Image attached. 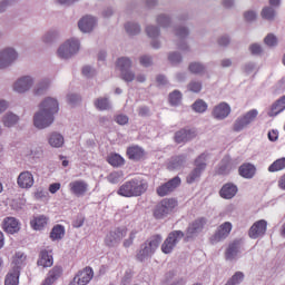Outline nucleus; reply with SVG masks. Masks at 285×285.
<instances>
[{
    "mask_svg": "<svg viewBox=\"0 0 285 285\" xmlns=\"http://www.w3.org/2000/svg\"><path fill=\"white\" fill-rule=\"evenodd\" d=\"M146 151L139 146H132L127 149V157H129L131 161H140V159H144Z\"/></svg>",
    "mask_w": 285,
    "mask_h": 285,
    "instance_id": "nucleus-29",
    "label": "nucleus"
},
{
    "mask_svg": "<svg viewBox=\"0 0 285 285\" xmlns=\"http://www.w3.org/2000/svg\"><path fill=\"white\" fill-rule=\"evenodd\" d=\"M2 124L4 128H12L19 124V116L12 111H8L2 116Z\"/></svg>",
    "mask_w": 285,
    "mask_h": 285,
    "instance_id": "nucleus-36",
    "label": "nucleus"
},
{
    "mask_svg": "<svg viewBox=\"0 0 285 285\" xmlns=\"http://www.w3.org/2000/svg\"><path fill=\"white\" fill-rule=\"evenodd\" d=\"M80 43L77 39H69L58 48L60 59H72L79 52Z\"/></svg>",
    "mask_w": 285,
    "mask_h": 285,
    "instance_id": "nucleus-5",
    "label": "nucleus"
},
{
    "mask_svg": "<svg viewBox=\"0 0 285 285\" xmlns=\"http://www.w3.org/2000/svg\"><path fill=\"white\" fill-rule=\"evenodd\" d=\"M57 37H59V32L57 30H50L42 36V41L43 43H52L57 41Z\"/></svg>",
    "mask_w": 285,
    "mask_h": 285,
    "instance_id": "nucleus-52",
    "label": "nucleus"
},
{
    "mask_svg": "<svg viewBox=\"0 0 285 285\" xmlns=\"http://www.w3.org/2000/svg\"><path fill=\"white\" fill-rule=\"evenodd\" d=\"M128 230L126 228H117L115 230L109 232L105 238L106 246L109 248H115L124 239L127 235Z\"/></svg>",
    "mask_w": 285,
    "mask_h": 285,
    "instance_id": "nucleus-17",
    "label": "nucleus"
},
{
    "mask_svg": "<svg viewBox=\"0 0 285 285\" xmlns=\"http://www.w3.org/2000/svg\"><path fill=\"white\" fill-rule=\"evenodd\" d=\"M186 159L187 156L185 154L171 157L168 164V169L181 170V167L186 164Z\"/></svg>",
    "mask_w": 285,
    "mask_h": 285,
    "instance_id": "nucleus-28",
    "label": "nucleus"
},
{
    "mask_svg": "<svg viewBox=\"0 0 285 285\" xmlns=\"http://www.w3.org/2000/svg\"><path fill=\"white\" fill-rule=\"evenodd\" d=\"M61 273H63V269L61 266H55L51 271L48 273V277L43 281L42 285H52L61 277Z\"/></svg>",
    "mask_w": 285,
    "mask_h": 285,
    "instance_id": "nucleus-31",
    "label": "nucleus"
},
{
    "mask_svg": "<svg viewBox=\"0 0 285 285\" xmlns=\"http://www.w3.org/2000/svg\"><path fill=\"white\" fill-rule=\"evenodd\" d=\"M244 250V243L242 239H235L228 244L225 250L226 262H237L242 257Z\"/></svg>",
    "mask_w": 285,
    "mask_h": 285,
    "instance_id": "nucleus-8",
    "label": "nucleus"
},
{
    "mask_svg": "<svg viewBox=\"0 0 285 285\" xmlns=\"http://www.w3.org/2000/svg\"><path fill=\"white\" fill-rule=\"evenodd\" d=\"M135 237H137V230H131L129 234V237L124 240V247L125 248H130L135 242Z\"/></svg>",
    "mask_w": 285,
    "mask_h": 285,
    "instance_id": "nucleus-62",
    "label": "nucleus"
},
{
    "mask_svg": "<svg viewBox=\"0 0 285 285\" xmlns=\"http://www.w3.org/2000/svg\"><path fill=\"white\" fill-rule=\"evenodd\" d=\"M63 235H66V228L62 225H56L51 229L50 238L52 242H57L58 239H63Z\"/></svg>",
    "mask_w": 285,
    "mask_h": 285,
    "instance_id": "nucleus-42",
    "label": "nucleus"
},
{
    "mask_svg": "<svg viewBox=\"0 0 285 285\" xmlns=\"http://www.w3.org/2000/svg\"><path fill=\"white\" fill-rule=\"evenodd\" d=\"M67 101H68V104H70V106H77V104H79V101H81V97L77 94H69L67 96Z\"/></svg>",
    "mask_w": 285,
    "mask_h": 285,
    "instance_id": "nucleus-63",
    "label": "nucleus"
},
{
    "mask_svg": "<svg viewBox=\"0 0 285 285\" xmlns=\"http://www.w3.org/2000/svg\"><path fill=\"white\" fill-rule=\"evenodd\" d=\"M140 65L144 66V68H149V66L153 63V57L150 56H142L139 59Z\"/></svg>",
    "mask_w": 285,
    "mask_h": 285,
    "instance_id": "nucleus-64",
    "label": "nucleus"
},
{
    "mask_svg": "<svg viewBox=\"0 0 285 285\" xmlns=\"http://www.w3.org/2000/svg\"><path fill=\"white\" fill-rule=\"evenodd\" d=\"M193 111L194 112H206L208 110V104L202 99H197L193 105H191Z\"/></svg>",
    "mask_w": 285,
    "mask_h": 285,
    "instance_id": "nucleus-50",
    "label": "nucleus"
},
{
    "mask_svg": "<svg viewBox=\"0 0 285 285\" xmlns=\"http://www.w3.org/2000/svg\"><path fill=\"white\" fill-rule=\"evenodd\" d=\"M188 70L191 75H204L206 72V66L202 62H190Z\"/></svg>",
    "mask_w": 285,
    "mask_h": 285,
    "instance_id": "nucleus-46",
    "label": "nucleus"
},
{
    "mask_svg": "<svg viewBox=\"0 0 285 285\" xmlns=\"http://www.w3.org/2000/svg\"><path fill=\"white\" fill-rule=\"evenodd\" d=\"M82 75L83 77H87V79H92V77L97 75V70L92 66L86 65L82 67Z\"/></svg>",
    "mask_w": 285,
    "mask_h": 285,
    "instance_id": "nucleus-58",
    "label": "nucleus"
},
{
    "mask_svg": "<svg viewBox=\"0 0 285 285\" xmlns=\"http://www.w3.org/2000/svg\"><path fill=\"white\" fill-rule=\"evenodd\" d=\"M40 110L55 117L59 112V101L56 98L47 97L41 101Z\"/></svg>",
    "mask_w": 285,
    "mask_h": 285,
    "instance_id": "nucleus-20",
    "label": "nucleus"
},
{
    "mask_svg": "<svg viewBox=\"0 0 285 285\" xmlns=\"http://www.w3.org/2000/svg\"><path fill=\"white\" fill-rule=\"evenodd\" d=\"M203 173L204 170L195 167L186 177L187 184H195V181H199Z\"/></svg>",
    "mask_w": 285,
    "mask_h": 285,
    "instance_id": "nucleus-47",
    "label": "nucleus"
},
{
    "mask_svg": "<svg viewBox=\"0 0 285 285\" xmlns=\"http://www.w3.org/2000/svg\"><path fill=\"white\" fill-rule=\"evenodd\" d=\"M230 230H233V224H230V222L223 223L210 237V244H219V242H224V239L230 235Z\"/></svg>",
    "mask_w": 285,
    "mask_h": 285,
    "instance_id": "nucleus-16",
    "label": "nucleus"
},
{
    "mask_svg": "<svg viewBox=\"0 0 285 285\" xmlns=\"http://www.w3.org/2000/svg\"><path fill=\"white\" fill-rule=\"evenodd\" d=\"M19 269H11L6 276L4 285H19Z\"/></svg>",
    "mask_w": 285,
    "mask_h": 285,
    "instance_id": "nucleus-40",
    "label": "nucleus"
},
{
    "mask_svg": "<svg viewBox=\"0 0 285 285\" xmlns=\"http://www.w3.org/2000/svg\"><path fill=\"white\" fill-rule=\"evenodd\" d=\"M37 264L38 266H42V268H50V266L55 264V259L52 258V255L48 253V250L43 249L40 252Z\"/></svg>",
    "mask_w": 285,
    "mask_h": 285,
    "instance_id": "nucleus-33",
    "label": "nucleus"
},
{
    "mask_svg": "<svg viewBox=\"0 0 285 285\" xmlns=\"http://www.w3.org/2000/svg\"><path fill=\"white\" fill-rule=\"evenodd\" d=\"M277 12L275 11L274 7H264L261 16L263 19H266V21H275Z\"/></svg>",
    "mask_w": 285,
    "mask_h": 285,
    "instance_id": "nucleus-48",
    "label": "nucleus"
},
{
    "mask_svg": "<svg viewBox=\"0 0 285 285\" xmlns=\"http://www.w3.org/2000/svg\"><path fill=\"white\" fill-rule=\"evenodd\" d=\"M228 115H230V105L227 102H220L219 105L215 106L212 111V116L218 121L226 119Z\"/></svg>",
    "mask_w": 285,
    "mask_h": 285,
    "instance_id": "nucleus-23",
    "label": "nucleus"
},
{
    "mask_svg": "<svg viewBox=\"0 0 285 285\" xmlns=\"http://www.w3.org/2000/svg\"><path fill=\"white\" fill-rule=\"evenodd\" d=\"M35 77L32 76H22L18 78L13 83V90L14 92H18L19 95H26V92H29V90H32V86H35Z\"/></svg>",
    "mask_w": 285,
    "mask_h": 285,
    "instance_id": "nucleus-13",
    "label": "nucleus"
},
{
    "mask_svg": "<svg viewBox=\"0 0 285 285\" xmlns=\"http://www.w3.org/2000/svg\"><path fill=\"white\" fill-rule=\"evenodd\" d=\"M267 226H268V223L264 219H261L254 223L248 232L250 239H257L259 237H264V235H266Z\"/></svg>",
    "mask_w": 285,
    "mask_h": 285,
    "instance_id": "nucleus-21",
    "label": "nucleus"
},
{
    "mask_svg": "<svg viewBox=\"0 0 285 285\" xmlns=\"http://www.w3.org/2000/svg\"><path fill=\"white\" fill-rule=\"evenodd\" d=\"M97 26V18L92 16H85L78 21V28L81 32H92Z\"/></svg>",
    "mask_w": 285,
    "mask_h": 285,
    "instance_id": "nucleus-24",
    "label": "nucleus"
},
{
    "mask_svg": "<svg viewBox=\"0 0 285 285\" xmlns=\"http://www.w3.org/2000/svg\"><path fill=\"white\" fill-rule=\"evenodd\" d=\"M207 219L205 217L197 218L193 223H190L186 229V233H184V239L185 242H190V239H195L202 230H204V226L207 224Z\"/></svg>",
    "mask_w": 285,
    "mask_h": 285,
    "instance_id": "nucleus-10",
    "label": "nucleus"
},
{
    "mask_svg": "<svg viewBox=\"0 0 285 285\" xmlns=\"http://www.w3.org/2000/svg\"><path fill=\"white\" fill-rule=\"evenodd\" d=\"M230 170H233V167L230 166V158H223L220 165L218 166L217 175H230Z\"/></svg>",
    "mask_w": 285,
    "mask_h": 285,
    "instance_id": "nucleus-39",
    "label": "nucleus"
},
{
    "mask_svg": "<svg viewBox=\"0 0 285 285\" xmlns=\"http://www.w3.org/2000/svg\"><path fill=\"white\" fill-rule=\"evenodd\" d=\"M174 35L179 39V41L176 43L178 50H183V52H188L190 50V47L188 46V42H186V39H188L190 35V29L188 27L180 24L174 28Z\"/></svg>",
    "mask_w": 285,
    "mask_h": 285,
    "instance_id": "nucleus-11",
    "label": "nucleus"
},
{
    "mask_svg": "<svg viewBox=\"0 0 285 285\" xmlns=\"http://www.w3.org/2000/svg\"><path fill=\"white\" fill-rule=\"evenodd\" d=\"M256 170L257 169L250 163L243 164L238 168V173H239L240 177H244V179H253L255 177Z\"/></svg>",
    "mask_w": 285,
    "mask_h": 285,
    "instance_id": "nucleus-30",
    "label": "nucleus"
},
{
    "mask_svg": "<svg viewBox=\"0 0 285 285\" xmlns=\"http://www.w3.org/2000/svg\"><path fill=\"white\" fill-rule=\"evenodd\" d=\"M264 43L269 48H273L277 46V37H275L273 33H268L264 39Z\"/></svg>",
    "mask_w": 285,
    "mask_h": 285,
    "instance_id": "nucleus-59",
    "label": "nucleus"
},
{
    "mask_svg": "<svg viewBox=\"0 0 285 285\" xmlns=\"http://www.w3.org/2000/svg\"><path fill=\"white\" fill-rule=\"evenodd\" d=\"M184 239V232L181 230H173L168 234L167 238L164 240L161 245V252L165 255H170L175 247Z\"/></svg>",
    "mask_w": 285,
    "mask_h": 285,
    "instance_id": "nucleus-6",
    "label": "nucleus"
},
{
    "mask_svg": "<svg viewBox=\"0 0 285 285\" xmlns=\"http://www.w3.org/2000/svg\"><path fill=\"white\" fill-rule=\"evenodd\" d=\"M197 137V130L190 128H183L175 132L174 139L176 144H187V141H193Z\"/></svg>",
    "mask_w": 285,
    "mask_h": 285,
    "instance_id": "nucleus-19",
    "label": "nucleus"
},
{
    "mask_svg": "<svg viewBox=\"0 0 285 285\" xmlns=\"http://www.w3.org/2000/svg\"><path fill=\"white\" fill-rule=\"evenodd\" d=\"M202 88H203V83L199 80H191L188 85H187V90H189L190 92H202Z\"/></svg>",
    "mask_w": 285,
    "mask_h": 285,
    "instance_id": "nucleus-57",
    "label": "nucleus"
},
{
    "mask_svg": "<svg viewBox=\"0 0 285 285\" xmlns=\"http://www.w3.org/2000/svg\"><path fill=\"white\" fill-rule=\"evenodd\" d=\"M116 66L120 70L122 81H126L127 83L135 81V73L132 70H130V68H132V60H130V58H118Z\"/></svg>",
    "mask_w": 285,
    "mask_h": 285,
    "instance_id": "nucleus-4",
    "label": "nucleus"
},
{
    "mask_svg": "<svg viewBox=\"0 0 285 285\" xmlns=\"http://www.w3.org/2000/svg\"><path fill=\"white\" fill-rule=\"evenodd\" d=\"M2 228L8 235H14L21 230V223L16 217H6L2 222Z\"/></svg>",
    "mask_w": 285,
    "mask_h": 285,
    "instance_id": "nucleus-22",
    "label": "nucleus"
},
{
    "mask_svg": "<svg viewBox=\"0 0 285 285\" xmlns=\"http://www.w3.org/2000/svg\"><path fill=\"white\" fill-rule=\"evenodd\" d=\"M161 235L156 234L150 236L141 246L136 255V259L138 262H146V259H149V257H153L155 255V252L157 248H159V244H161Z\"/></svg>",
    "mask_w": 285,
    "mask_h": 285,
    "instance_id": "nucleus-2",
    "label": "nucleus"
},
{
    "mask_svg": "<svg viewBox=\"0 0 285 285\" xmlns=\"http://www.w3.org/2000/svg\"><path fill=\"white\" fill-rule=\"evenodd\" d=\"M285 111V95L281 97L278 100H276L268 111V117H277L279 112Z\"/></svg>",
    "mask_w": 285,
    "mask_h": 285,
    "instance_id": "nucleus-32",
    "label": "nucleus"
},
{
    "mask_svg": "<svg viewBox=\"0 0 285 285\" xmlns=\"http://www.w3.org/2000/svg\"><path fill=\"white\" fill-rule=\"evenodd\" d=\"M95 277V272L92 267H85L82 271L78 272L69 285H88Z\"/></svg>",
    "mask_w": 285,
    "mask_h": 285,
    "instance_id": "nucleus-15",
    "label": "nucleus"
},
{
    "mask_svg": "<svg viewBox=\"0 0 285 285\" xmlns=\"http://www.w3.org/2000/svg\"><path fill=\"white\" fill-rule=\"evenodd\" d=\"M237 193H239V188L233 183H227L223 185L219 190V195L223 199H233V197H235Z\"/></svg>",
    "mask_w": 285,
    "mask_h": 285,
    "instance_id": "nucleus-26",
    "label": "nucleus"
},
{
    "mask_svg": "<svg viewBox=\"0 0 285 285\" xmlns=\"http://www.w3.org/2000/svg\"><path fill=\"white\" fill-rule=\"evenodd\" d=\"M179 186H181V178L176 176L169 181L160 185L157 188V195H159V197H166V195H170V193L175 191L177 188H179Z\"/></svg>",
    "mask_w": 285,
    "mask_h": 285,
    "instance_id": "nucleus-18",
    "label": "nucleus"
},
{
    "mask_svg": "<svg viewBox=\"0 0 285 285\" xmlns=\"http://www.w3.org/2000/svg\"><path fill=\"white\" fill-rule=\"evenodd\" d=\"M148 190V183L144 179L134 178L122 184L118 189L121 197H141Z\"/></svg>",
    "mask_w": 285,
    "mask_h": 285,
    "instance_id": "nucleus-1",
    "label": "nucleus"
},
{
    "mask_svg": "<svg viewBox=\"0 0 285 285\" xmlns=\"http://www.w3.org/2000/svg\"><path fill=\"white\" fill-rule=\"evenodd\" d=\"M18 186L20 188H32L35 186V176L30 171H22L18 176Z\"/></svg>",
    "mask_w": 285,
    "mask_h": 285,
    "instance_id": "nucleus-27",
    "label": "nucleus"
},
{
    "mask_svg": "<svg viewBox=\"0 0 285 285\" xmlns=\"http://www.w3.org/2000/svg\"><path fill=\"white\" fill-rule=\"evenodd\" d=\"M156 23L160 28H170V26H173V18L166 13H160L156 17Z\"/></svg>",
    "mask_w": 285,
    "mask_h": 285,
    "instance_id": "nucleus-41",
    "label": "nucleus"
},
{
    "mask_svg": "<svg viewBox=\"0 0 285 285\" xmlns=\"http://www.w3.org/2000/svg\"><path fill=\"white\" fill-rule=\"evenodd\" d=\"M19 59V53L13 48H4L0 51V70L10 68Z\"/></svg>",
    "mask_w": 285,
    "mask_h": 285,
    "instance_id": "nucleus-14",
    "label": "nucleus"
},
{
    "mask_svg": "<svg viewBox=\"0 0 285 285\" xmlns=\"http://www.w3.org/2000/svg\"><path fill=\"white\" fill-rule=\"evenodd\" d=\"M285 168V158H281L275 160L269 167L268 171L269 173H277L279 170H284Z\"/></svg>",
    "mask_w": 285,
    "mask_h": 285,
    "instance_id": "nucleus-51",
    "label": "nucleus"
},
{
    "mask_svg": "<svg viewBox=\"0 0 285 285\" xmlns=\"http://www.w3.org/2000/svg\"><path fill=\"white\" fill-rule=\"evenodd\" d=\"M121 179V173L114 171L108 175L107 180L109 184H119V180Z\"/></svg>",
    "mask_w": 285,
    "mask_h": 285,
    "instance_id": "nucleus-61",
    "label": "nucleus"
},
{
    "mask_svg": "<svg viewBox=\"0 0 285 285\" xmlns=\"http://www.w3.org/2000/svg\"><path fill=\"white\" fill-rule=\"evenodd\" d=\"M244 282V274L242 272H236L225 285H239Z\"/></svg>",
    "mask_w": 285,
    "mask_h": 285,
    "instance_id": "nucleus-53",
    "label": "nucleus"
},
{
    "mask_svg": "<svg viewBox=\"0 0 285 285\" xmlns=\"http://www.w3.org/2000/svg\"><path fill=\"white\" fill-rule=\"evenodd\" d=\"M48 88H50V79L43 78L35 86L33 95L41 97V95H46V92H48Z\"/></svg>",
    "mask_w": 285,
    "mask_h": 285,
    "instance_id": "nucleus-37",
    "label": "nucleus"
},
{
    "mask_svg": "<svg viewBox=\"0 0 285 285\" xmlns=\"http://www.w3.org/2000/svg\"><path fill=\"white\" fill-rule=\"evenodd\" d=\"M175 208H177V199L164 198L158 203L154 209L155 219H166L167 215H170Z\"/></svg>",
    "mask_w": 285,
    "mask_h": 285,
    "instance_id": "nucleus-3",
    "label": "nucleus"
},
{
    "mask_svg": "<svg viewBox=\"0 0 285 285\" xmlns=\"http://www.w3.org/2000/svg\"><path fill=\"white\" fill-rule=\"evenodd\" d=\"M169 102L171 106H179L181 102V91L174 90L171 94H169Z\"/></svg>",
    "mask_w": 285,
    "mask_h": 285,
    "instance_id": "nucleus-56",
    "label": "nucleus"
},
{
    "mask_svg": "<svg viewBox=\"0 0 285 285\" xmlns=\"http://www.w3.org/2000/svg\"><path fill=\"white\" fill-rule=\"evenodd\" d=\"M183 59L184 58L181 57V53L179 51H173L168 55V60L170 61V63H173V66H179Z\"/></svg>",
    "mask_w": 285,
    "mask_h": 285,
    "instance_id": "nucleus-55",
    "label": "nucleus"
},
{
    "mask_svg": "<svg viewBox=\"0 0 285 285\" xmlns=\"http://www.w3.org/2000/svg\"><path fill=\"white\" fill-rule=\"evenodd\" d=\"M125 30L127 35L130 37H135L136 35H139L141 32V26L136 22H127L125 23Z\"/></svg>",
    "mask_w": 285,
    "mask_h": 285,
    "instance_id": "nucleus-44",
    "label": "nucleus"
},
{
    "mask_svg": "<svg viewBox=\"0 0 285 285\" xmlns=\"http://www.w3.org/2000/svg\"><path fill=\"white\" fill-rule=\"evenodd\" d=\"M206 161H208V154L203 153L200 154L194 161L195 168H198L199 170H206Z\"/></svg>",
    "mask_w": 285,
    "mask_h": 285,
    "instance_id": "nucleus-49",
    "label": "nucleus"
},
{
    "mask_svg": "<svg viewBox=\"0 0 285 285\" xmlns=\"http://www.w3.org/2000/svg\"><path fill=\"white\" fill-rule=\"evenodd\" d=\"M207 219L205 217L197 218L193 223H190L186 229V233H184V239L185 242H190V239H195L202 230H204V226L207 224Z\"/></svg>",
    "mask_w": 285,
    "mask_h": 285,
    "instance_id": "nucleus-9",
    "label": "nucleus"
},
{
    "mask_svg": "<svg viewBox=\"0 0 285 285\" xmlns=\"http://www.w3.org/2000/svg\"><path fill=\"white\" fill-rule=\"evenodd\" d=\"M31 228L33 230H43L48 226V217L45 215L35 216L30 222Z\"/></svg>",
    "mask_w": 285,
    "mask_h": 285,
    "instance_id": "nucleus-35",
    "label": "nucleus"
},
{
    "mask_svg": "<svg viewBox=\"0 0 285 285\" xmlns=\"http://www.w3.org/2000/svg\"><path fill=\"white\" fill-rule=\"evenodd\" d=\"M66 140L63 135L57 131L50 134L48 137V144L51 146V148H62Z\"/></svg>",
    "mask_w": 285,
    "mask_h": 285,
    "instance_id": "nucleus-34",
    "label": "nucleus"
},
{
    "mask_svg": "<svg viewBox=\"0 0 285 285\" xmlns=\"http://www.w3.org/2000/svg\"><path fill=\"white\" fill-rule=\"evenodd\" d=\"M257 115H259L257 109H252L247 111L245 115L238 117L233 126L234 132H242L244 128H248V126H250V124H253V121L257 119Z\"/></svg>",
    "mask_w": 285,
    "mask_h": 285,
    "instance_id": "nucleus-7",
    "label": "nucleus"
},
{
    "mask_svg": "<svg viewBox=\"0 0 285 285\" xmlns=\"http://www.w3.org/2000/svg\"><path fill=\"white\" fill-rule=\"evenodd\" d=\"M26 264V254L23 252H17L12 258V271L21 273V267Z\"/></svg>",
    "mask_w": 285,
    "mask_h": 285,
    "instance_id": "nucleus-38",
    "label": "nucleus"
},
{
    "mask_svg": "<svg viewBox=\"0 0 285 285\" xmlns=\"http://www.w3.org/2000/svg\"><path fill=\"white\" fill-rule=\"evenodd\" d=\"M107 161L110 166H114V168H119L125 164L124 157L119 154H111L108 156Z\"/></svg>",
    "mask_w": 285,
    "mask_h": 285,
    "instance_id": "nucleus-45",
    "label": "nucleus"
},
{
    "mask_svg": "<svg viewBox=\"0 0 285 285\" xmlns=\"http://www.w3.org/2000/svg\"><path fill=\"white\" fill-rule=\"evenodd\" d=\"M69 188L76 197H83V195L88 193V183L83 180H75L69 184Z\"/></svg>",
    "mask_w": 285,
    "mask_h": 285,
    "instance_id": "nucleus-25",
    "label": "nucleus"
},
{
    "mask_svg": "<svg viewBox=\"0 0 285 285\" xmlns=\"http://www.w3.org/2000/svg\"><path fill=\"white\" fill-rule=\"evenodd\" d=\"M55 122V116L51 114H47L43 110H39L33 115V126L38 128V130H43L45 128H49Z\"/></svg>",
    "mask_w": 285,
    "mask_h": 285,
    "instance_id": "nucleus-12",
    "label": "nucleus"
},
{
    "mask_svg": "<svg viewBox=\"0 0 285 285\" xmlns=\"http://www.w3.org/2000/svg\"><path fill=\"white\" fill-rule=\"evenodd\" d=\"M95 108H97V110H110V108H112V106L110 105V100L108 98H97L94 101Z\"/></svg>",
    "mask_w": 285,
    "mask_h": 285,
    "instance_id": "nucleus-43",
    "label": "nucleus"
},
{
    "mask_svg": "<svg viewBox=\"0 0 285 285\" xmlns=\"http://www.w3.org/2000/svg\"><path fill=\"white\" fill-rule=\"evenodd\" d=\"M146 33L149 39H157L161 35V31L159 27L150 24L146 27Z\"/></svg>",
    "mask_w": 285,
    "mask_h": 285,
    "instance_id": "nucleus-54",
    "label": "nucleus"
},
{
    "mask_svg": "<svg viewBox=\"0 0 285 285\" xmlns=\"http://www.w3.org/2000/svg\"><path fill=\"white\" fill-rule=\"evenodd\" d=\"M263 51L264 50L262 49V45H259V43H252L249 46V52L254 57H259V55H262Z\"/></svg>",
    "mask_w": 285,
    "mask_h": 285,
    "instance_id": "nucleus-60",
    "label": "nucleus"
}]
</instances>
